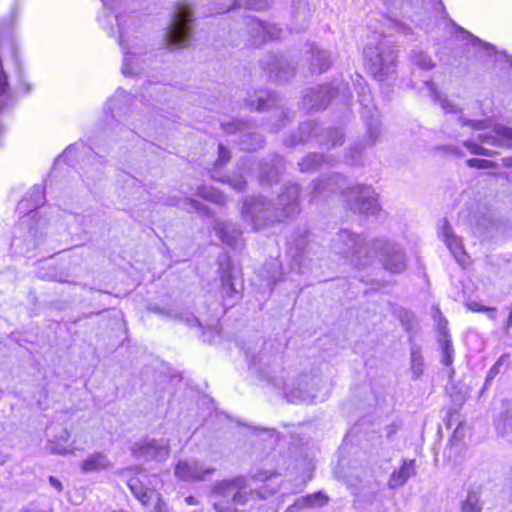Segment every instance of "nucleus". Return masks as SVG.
<instances>
[{
  "label": "nucleus",
  "mask_w": 512,
  "mask_h": 512,
  "mask_svg": "<svg viewBox=\"0 0 512 512\" xmlns=\"http://www.w3.org/2000/svg\"><path fill=\"white\" fill-rule=\"evenodd\" d=\"M440 346L442 350V364L445 366H450L453 362L454 349L452 346V342L447 338L446 335L440 340Z\"/></svg>",
  "instance_id": "de8ad7c7"
},
{
  "label": "nucleus",
  "mask_w": 512,
  "mask_h": 512,
  "mask_svg": "<svg viewBox=\"0 0 512 512\" xmlns=\"http://www.w3.org/2000/svg\"><path fill=\"white\" fill-rule=\"evenodd\" d=\"M186 202L188 205V209H190V210H194V211H197V212L203 213V214H206L209 212V209L204 204L199 202L198 200L186 199Z\"/></svg>",
  "instance_id": "5fc2aeb1"
},
{
  "label": "nucleus",
  "mask_w": 512,
  "mask_h": 512,
  "mask_svg": "<svg viewBox=\"0 0 512 512\" xmlns=\"http://www.w3.org/2000/svg\"><path fill=\"white\" fill-rule=\"evenodd\" d=\"M41 212L23 215L14 227L11 241L13 254L27 258L35 256V251L44 242L50 224L49 220L36 223V216Z\"/></svg>",
  "instance_id": "6e6552de"
},
{
  "label": "nucleus",
  "mask_w": 512,
  "mask_h": 512,
  "mask_svg": "<svg viewBox=\"0 0 512 512\" xmlns=\"http://www.w3.org/2000/svg\"><path fill=\"white\" fill-rule=\"evenodd\" d=\"M250 430V434L252 436L257 437L263 443H268L270 445L278 444L279 433L274 429H266L263 427L257 426H247Z\"/></svg>",
  "instance_id": "ea45409f"
},
{
  "label": "nucleus",
  "mask_w": 512,
  "mask_h": 512,
  "mask_svg": "<svg viewBox=\"0 0 512 512\" xmlns=\"http://www.w3.org/2000/svg\"><path fill=\"white\" fill-rule=\"evenodd\" d=\"M469 310L473 312H486L488 310L487 306L481 305L477 302H471L467 304Z\"/></svg>",
  "instance_id": "bf43d9fd"
},
{
  "label": "nucleus",
  "mask_w": 512,
  "mask_h": 512,
  "mask_svg": "<svg viewBox=\"0 0 512 512\" xmlns=\"http://www.w3.org/2000/svg\"><path fill=\"white\" fill-rule=\"evenodd\" d=\"M500 372V368L498 365L494 364L488 371L486 380H485V387L496 377V375Z\"/></svg>",
  "instance_id": "13d9d810"
},
{
  "label": "nucleus",
  "mask_w": 512,
  "mask_h": 512,
  "mask_svg": "<svg viewBox=\"0 0 512 512\" xmlns=\"http://www.w3.org/2000/svg\"><path fill=\"white\" fill-rule=\"evenodd\" d=\"M328 502V497L322 492H316L295 500L285 512H297L304 508L322 507Z\"/></svg>",
  "instance_id": "2f4dec72"
},
{
  "label": "nucleus",
  "mask_w": 512,
  "mask_h": 512,
  "mask_svg": "<svg viewBox=\"0 0 512 512\" xmlns=\"http://www.w3.org/2000/svg\"><path fill=\"white\" fill-rule=\"evenodd\" d=\"M214 230L221 241L232 249H238L242 246V232L235 224L217 220L215 221Z\"/></svg>",
  "instance_id": "a878e982"
},
{
  "label": "nucleus",
  "mask_w": 512,
  "mask_h": 512,
  "mask_svg": "<svg viewBox=\"0 0 512 512\" xmlns=\"http://www.w3.org/2000/svg\"><path fill=\"white\" fill-rule=\"evenodd\" d=\"M374 258L379 255L383 267L391 273H401L406 269V255L403 248L385 239L372 240Z\"/></svg>",
  "instance_id": "2eb2a0df"
},
{
  "label": "nucleus",
  "mask_w": 512,
  "mask_h": 512,
  "mask_svg": "<svg viewBox=\"0 0 512 512\" xmlns=\"http://www.w3.org/2000/svg\"><path fill=\"white\" fill-rule=\"evenodd\" d=\"M223 130L229 134L239 133V145L242 150H256L263 144V138L260 134L252 131L249 123L241 120L232 122H222Z\"/></svg>",
  "instance_id": "a211bd4d"
},
{
  "label": "nucleus",
  "mask_w": 512,
  "mask_h": 512,
  "mask_svg": "<svg viewBox=\"0 0 512 512\" xmlns=\"http://www.w3.org/2000/svg\"><path fill=\"white\" fill-rule=\"evenodd\" d=\"M293 18L295 22L299 23L297 27H292L291 30L300 32L304 30L309 22L311 12L306 0H292Z\"/></svg>",
  "instance_id": "f704fd0d"
},
{
  "label": "nucleus",
  "mask_w": 512,
  "mask_h": 512,
  "mask_svg": "<svg viewBox=\"0 0 512 512\" xmlns=\"http://www.w3.org/2000/svg\"><path fill=\"white\" fill-rule=\"evenodd\" d=\"M415 474L414 460H404L402 466L394 471L389 479L390 488L403 486Z\"/></svg>",
  "instance_id": "72a5a7b5"
},
{
  "label": "nucleus",
  "mask_w": 512,
  "mask_h": 512,
  "mask_svg": "<svg viewBox=\"0 0 512 512\" xmlns=\"http://www.w3.org/2000/svg\"><path fill=\"white\" fill-rule=\"evenodd\" d=\"M509 359H510L509 354H503L499 357V359L496 361L495 364L498 365V367L500 368L502 365L508 364Z\"/></svg>",
  "instance_id": "e2e57ef3"
},
{
  "label": "nucleus",
  "mask_w": 512,
  "mask_h": 512,
  "mask_svg": "<svg viewBox=\"0 0 512 512\" xmlns=\"http://www.w3.org/2000/svg\"><path fill=\"white\" fill-rule=\"evenodd\" d=\"M185 502L188 504V505H198L199 504V500L194 497V496H188L185 498Z\"/></svg>",
  "instance_id": "338daca9"
},
{
  "label": "nucleus",
  "mask_w": 512,
  "mask_h": 512,
  "mask_svg": "<svg viewBox=\"0 0 512 512\" xmlns=\"http://www.w3.org/2000/svg\"><path fill=\"white\" fill-rule=\"evenodd\" d=\"M353 433H354V430H353V431H351V432H349V433L346 435V437H345V441H348V439L353 435Z\"/></svg>",
  "instance_id": "774afa93"
},
{
  "label": "nucleus",
  "mask_w": 512,
  "mask_h": 512,
  "mask_svg": "<svg viewBox=\"0 0 512 512\" xmlns=\"http://www.w3.org/2000/svg\"><path fill=\"white\" fill-rule=\"evenodd\" d=\"M457 29L460 30V32L463 34V39H466L467 44L470 45L471 47L477 49L478 51H483V52L487 53V55H489V56L493 55L494 60L496 62H500V61L504 60L505 62L512 65V58L510 56L506 55L505 53L497 52L493 45L482 41L481 39L472 35L471 33L464 30L463 28L457 27Z\"/></svg>",
  "instance_id": "c85d7f7f"
},
{
  "label": "nucleus",
  "mask_w": 512,
  "mask_h": 512,
  "mask_svg": "<svg viewBox=\"0 0 512 512\" xmlns=\"http://www.w3.org/2000/svg\"><path fill=\"white\" fill-rule=\"evenodd\" d=\"M467 166L477 169H488L493 168L496 164L491 160L471 158L466 161Z\"/></svg>",
  "instance_id": "8fccbe9b"
},
{
  "label": "nucleus",
  "mask_w": 512,
  "mask_h": 512,
  "mask_svg": "<svg viewBox=\"0 0 512 512\" xmlns=\"http://www.w3.org/2000/svg\"><path fill=\"white\" fill-rule=\"evenodd\" d=\"M329 165V160L322 154L310 153L298 163L301 172H311Z\"/></svg>",
  "instance_id": "58836bf2"
},
{
  "label": "nucleus",
  "mask_w": 512,
  "mask_h": 512,
  "mask_svg": "<svg viewBox=\"0 0 512 512\" xmlns=\"http://www.w3.org/2000/svg\"><path fill=\"white\" fill-rule=\"evenodd\" d=\"M497 433L512 441V401L502 400L499 411L494 419Z\"/></svg>",
  "instance_id": "bb28decb"
},
{
  "label": "nucleus",
  "mask_w": 512,
  "mask_h": 512,
  "mask_svg": "<svg viewBox=\"0 0 512 512\" xmlns=\"http://www.w3.org/2000/svg\"><path fill=\"white\" fill-rule=\"evenodd\" d=\"M351 80L353 87L358 94L359 103L362 107L361 115L366 123L368 135L367 143L365 145L360 143L350 148L348 162L352 165H358L361 163L362 151L366 146H372L377 142L381 135V129L379 114L373 103V97L366 81L358 73L351 76Z\"/></svg>",
  "instance_id": "423d86ee"
},
{
  "label": "nucleus",
  "mask_w": 512,
  "mask_h": 512,
  "mask_svg": "<svg viewBox=\"0 0 512 512\" xmlns=\"http://www.w3.org/2000/svg\"><path fill=\"white\" fill-rule=\"evenodd\" d=\"M49 483L58 492H61L63 490V485H62L61 481L59 479H57L56 477L50 476Z\"/></svg>",
  "instance_id": "052dcab7"
},
{
  "label": "nucleus",
  "mask_w": 512,
  "mask_h": 512,
  "mask_svg": "<svg viewBox=\"0 0 512 512\" xmlns=\"http://www.w3.org/2000/svg\"><path fill=\"white\" fill-rule=\"evenodd\" d=\"M352 97L351 89L342 80L330 85H318L305 91L302 105L308 111H318L328 106L331 100L347 105Z\"/></svg>",
  "instance_id": "f8f14e48"
},
{
  "label": "nucleus",
  "mask_w": 512,
  "mask_h": 512,
  "mask_svg": "<svg viewBox=\"0 0 512 512\" xmlns=\"http://www.w3.org/2000/svg\"><path fill=\"white\" fill-rule=\"evenodd\" d=\"M211 178L217 179L223 183H228L233 189L242 191L246 186V181L242 174H234L232 176L227 175L222 178H217L214 173L211 174Z\"/></svg>",
  "instance_id": "a18cd8bd"
},
{
  "label": "nucleus",
  "mask_w": 512,
  "mask_h": 512,
  "mask_svg": "<svg viewBox=\"0 0 512 512\" xmlns=\"http://www.w3.org/2000/svg\"><path fill=\"white\" fill-rule=\"evenodd\" d=\"M270 5V0H230V3L217 10V13L229 11L234 6H245L248 9L262 10Z\"/></svg>",
  "instance_id": "a19ab883"
},
{
  "label": "nucleus",
  "mask_w": 512,
  "mask_h": 512,
  "mask_svg": "<svg viewBox=\"0 0 512 512\" xmlns=\"http://www.w3.org/2000/svg\"><path fill=\"white\" fill-rule=\"evenodd\" d=\"M287 244L293 267H297L300 273H304L306 261H312L313 258L310 255L316 254V244L310 243L305 229L292 235Z\"/></svg>",
  "instance_id": "dca6fc26"
},
{
  "label": "nucleus",
  "mask_w": 512,
  "mask_h": 512,
  "mask_svg": "<svg viewBox=\"0 0 512 512\" xmlns=\"http://www.w3.org/2000/svg\"><path fill=\"white\" fill-rule=\"evenodd\" d=\"M477 139L483 144L511 149L512 128L502 124H497L489 131L480 132L477 135Z\"/></svg>",
  "instance_id": "b1692460"
},
{
  "label": "nucleus",
  "mask_w": 512,
  "mask_h": 512,
  "mask_svg": "<svg viewBox=\"0 0 512 512\" xmlns=\"http://www.w3.org/2000/svg\"><path fill=\"white\" fill-rule=\"evenodd\" d=\"M243 349L250 367L266 378L268 382L278 386L279 383H277L268 370V368L276 363L277 355L268 353L264 347V342L261 340H258L253 347L245 346Z\"/></svg>",
  "instance_id": "f3484780"
},
{
  "label": "nucleus",
  "mask_w": 512,
  "mask_h": 512,
  "mask_svg": "<svg viewBox=\"0 0 512 512\" xmlns=\"http://www.w3.org/2000/svg\"><path fill=\"white\" fill-rule=\"evenodd\" d=\"M233 266L228 256H223L219 260V274L221 281V295L225 301H230V305H233V300H236L239 295V291L236 289L233 282Z\"/></svg>",
  "instance_id": "5701e85b"
},
{
  "label": "nucleus",
  "mask_w": 512,
  "mask_h": 512,
  "mask_svg": "<svg viewBox=\"0 0 512 512\" xmlns=\"http://www.w3.org/2000/svg\"><path fill=\"white\" fill-rule=\"evenodd\" d=\"M347 180L341 175L334 174L321 177L313 183L310 202H319L328 193L339 191L346 198L347 205L354 213L375 215L379 211L378 198L369 186H346Z\"/></svg>",
  "instance_id": "7ed1b4c3"
},
{
  "label": "nucleus",
  "mask_w": 512,
  "mask_h": 512,
  "mask_svg": "<svg viewBox=\"0 0 512 512\" xmlns=\"http://www.w3.org/2000/svg\"><path fill=\"white\" fill-rule=\"evenodd\" d=\"M401 427V421L394 420L390 425L385 427L387 438H391Z\"/></svg>",
  "instance_id": "4d7b16f0"
},
{
  "label": "nucleus",
  "mask_w": 512,
  "mask_h": 512,
  "mask_svg": "<svg viewBox=\"0 0 512 512\" xmlns=\"http://www.w3.org/2000/svg\"><path fill=\"white\" fill-rule=\"evenodd\" d=\"M299 191L296 183H290L277 197L276 203H271L263 196L247 198L242 206V218L253 230L258 231L267 225L294 217L300 212Z\"/></svg>",
  "instance_id": "f257e3e1"
},
{
  "label": "nucleus",
  "mask_w": 512,
  "mask_h": 512,
  "mask_svg": "<svg viewBox=\"0 0 512 512\" xmlns=\"http://www.w3.org/2000/svg\"><path fill=\"white\" fill-rule=\"evenodd\" d=\"M101 178V172L99 171L98 167H87L84 169V181L86 182L87 186H90V181L94 182L96 180H100Z\"/></svg>",
  "instance_id": "3c124183"
},
{
  "label": "nucleus",
  "mask_w": 512,
  "mask_h": 512,
  "mask_svg": "<svg viewBox=\"0 0 512 512\" xmlns=\"http://www.w3.org/2000/svg\"><path fill=\"white\" fill-rule=\"evenodd\" d=\"M215 471V465L199 460L179 461L175 467L176 476L184 481H205Z\"/></svg>",
  "instance_id": "6ab92c4d"
},
{
  "label": "nucleus",
  "mask_w": 512,
  "mask_h": 512,
  "mask_svg": "<svg viewBox=\"0 0 512 512\" xmlns=\"http://www.w3.org/2000/svg\"><path fill=\"white\" fill-rule=\"evenodd\" d=\"M283 159L273 155L259 164V177L262 184H272L279 181V175L283 168Z\"/></svg>",
  "instance_id": "cd10ccee"
},
{
  "label": "nucleus",
  "mask_w": 512,
  "mask_h": 512,
  "mask_svg": "<svg viewBox=\"0 0 512 512\" xmlns=\"http://www.w3.org/2000/svg\"><path fill=\"white\" fill-rule=\"evenodd\" d=\"M331 249L355 267L366 266L374 259L372 240L367 241L364 236L348 229H341L336 234L332 240Z\"/></svg>",
  "instance_id": "1a4fd4ad"
},
{
  "label": "nucleus",
  "mask_w": 512,
  "mask_h": 512,
  "mask_svg": "<svg viewBox=\"0 0 512 512\" xmlns=\"http://www.w3.org/2000/svg\"><path fill=\"white\" fill-rule=\"evenodd\" d=\"M132 100L133 98L126 91L118 88L105 106V112L109 113L116 122L112 132L124 133L126 138L134 137L136 130L148 134L153 128L150 119L144 122L140 114L131 109Z\"/></svg>",
  "instance_id": "39448f33"
},
{
  "label": "nucleus",
  "mask_w": 512,
  "mask_h": 512,
  "mask_svg": "<svg viewBox=\"0 0 512 512\" xmlns=\"http://www.w3.org/2000/svg\"><path fill=\"white\" fill-rule=\"evenodd\" d=\"M110 461L101 452H95L85 459L81 464V470L84 473L100 471L109 467Z\"/></svg>",
  "instance_id": "e433bc0d"
},
{
  "label": "nucleus",
  "mask_w": 512,
  "mask_h": 512,
  "mask_svg": "<svg viewBox=\"0 0 512 512\" xmlns=\"http://www.w3.org/2000/svg\"><path fill=\"white\" fill-rule=\"evenodd\" d=\"M463 146L466 147L469 150V152L474 155H482V156L492 157L497 154V152L483 147L478 142H476L475 140H472V139L464 140Z\"/></svg>",
  "instance_id": "c03bdc74"
},
{
  "label": "nucleus",
  "mask_w": 512,
  "mask_h": 512,
  "mask_svg": "<svg viewBox=\"0 0 512 512\" xmlns=\"http://www.w3.org/2000/svg\"><path fill=\"white\" fill-rule=\"evenodd\" d=\"M481 487H471L468 490L466 499L462 502L461 512H481Z\"/></svg>",
  "instance_id": "4c0bfd02"
},
{
  "label": "nucleus",
  "mask_w": 512,
  "mask_h": 512,
  "mask_svg": "<svg viewBox=\"0 0 512 512\" xmlns=\"http://www.w3.org/2000/svg\"><path fill=\"white\" fill-rule=\"evenodd\" d=\"M82 156L88 157L89 160L92 157H97L92 147L80 142L67 147L56 161L57 163L65 162L68 165H72L74 160H78Z\"/></svg>",
  "instance_id": "7c9ffc66"
},
{
  "label": "nucleus",
  "mask_w": 512,
  "mask_h": 512,
  "mask_svg": "<svg viewBox=\"0 0 512 512\" xmlns=\"http://www.w3.org/2000/svg\"><path fill=\"white\" fill-rule=\"evenodd\" d=\"M410 59L413 65L422 70H430L435 66L431 57L423 53L421 50H412Z\"/></svg>",
  "instance_id": "37998d69"
},
{
  "label": "nucleus",
  "mask_w": 512,
  "mask_h": 512,
  "mask_svg": "<svg viewBox=\"0 0 512 512\" xmlns=\"http://www.w3.org/2000/svg\"><path fill=\"white\" fill-rule=\"evenodd\" d=\"M486 313H488V317L491 320H496V317H497L496 308L488 307V310H486Z\"/></svg>",
  "instance_id": "69168bd1"
},
{
  "label": "nucleus",
  "mask_w": 512,
  "mask_h": 512,
  "mask_svg": "<svg viewBox=\"0 0 512 512\" xmlns=\"http://www.w3.org/2000/svg\"><path fill=\"white\" fill-rule=\"evenodd\" d=\"M440 233L451 254L458 263L462 264L465 256L462 240L453 232L446 220L443 221L440 227Z\"/></svg>",
  "instance_id": "c756f323"
},
{
  "label": "nucleus",
  "mask_w": 512,
  "mask_h": 512,
  "mask_svg": "<svg viewBox=\"0 0 512 512\" xmlns=\"http://www.w3.org/2000/svg\"><path fill=\"white\" fill-rule=\"evenodd\" d=\"M122 181L128 189H134L140 185V182L137 178L127 173L122 174Z\"/></svg>",
  "instance_id": "6e6d98bb"
},
{
  "label": "nucleus",
  "mask_w": 512,
  "mask_h": 512,
  "mask_svg": "<svg viewBox=\"0 0 512 512\" xmlns=\"http://www.w3.org/2000/svg\"><path fill=\"white\" fill-rule=\"evenodd\" d=\"M7 77H0V109L7 104L9 98Z\"/></svg>",
  "instance_id": "864d4df0"
},
{
  "label": "nucleus",
  "mask_w": 512,
  "mask_h": 512,
  "mask_svg": "<svg viewBox=\"0 0 512 512\" xmlns=\"http://www.w3.org/2000/svg\"><path fill=\"white\" fill-rule=\"evenodd\" d=\"M130 485V488L131 490L134 492V494L136 495V497L141 500L143 503L146 502V500L148 499V495H147V492H136L134 490V486L132 484H129Z\"/></svg>",
  "instance_id": "680f3d73"
},
{
  "label": "nucleus",
  "mask_w": 512,
  "mask_h": 512,
  "mask_svg": "<svg viewBox=\"0 0 512 512\" xmlns=\"http://www.w3.org/2000/svg\"><path fill=\"white\" fill-rule=\"evenodd\" d=\"M316 138L321 146L335 147L344 141V134L339 129L322 128L312 121L300 125L297 137H293L289 145L307 142Z\"/></svg>",
  "instance_id": "4468645a"
},
{
  "label": "nucleus",
  "mask_w": 512,
  "mask_h": 512,
  "mask_svg": "<svg viewBox=\"0 0 512 512\" xmlns=\"http://www.w3.org/2000/svg\"><path fill=\"white\" fill-rule=\"evenodd\" d=\"M323 388V381L317 376H301L295 384L284 387L287 400L294 404L315 403L318 400L324 401L325 397L319 398L318 392Z\"/></svg>",
  "instance_id": "ddd939ff"
},
{
  "label": "nucleus",
  "mask_w": 512,
  "mask_h": 512,
  "mask_svg": "<svg viewBox=\"0 0 512 512\" xmlns=\"http://www.w3.org/2000/svg\"><path fill=\"white\" fill-rule=\"evenodd\" d=\"M198 190H199V195L205 199H208L217 204H224V202H225L224 195L212 187L203 186V187H200Z\"/></svg>",
  "instance_id": "09e8293b"
},
{
  "label": "nucleus",
  "mask_w": 512,
  "mask_h": 512,
  "mask_svg": "<svg viewBox=\"0 0 512 512\" xmlns=\"http://www.w3.org/2000/svg\"><path fill=\"white\" fill-rule=\"evenodd\" d=\"M230 159V152L228 149L223 145H218V159L215 162V167H221L225 165Z\"/></svg>",
  "instance_id": "603ef678"
},
{
  "label": "nucleus",
  "mask_w": 512,
  "mask_h": 512,
  "mask_svg": "<svg viewBox=\"0 0 512 512\" xmlns=\"http://www.w3.org/2000/svg\"><path fill=\"white\" fill-rule=\"evenodd\" d=\"M44 199L43 187L41 185H34L19 201L17 211L19 214L23 215L41 212L40 215L36 216L35 222L41 223L43 220H49L51 222V218H47V208L41 207Z\"/></svg>",
  "instance_id": "aec40b11"
},
{
  "label": "nucleus",
  "mask_w": 512,
  "mask_h": 512,
  "mask_svg": "<svg viewBox=\"0 0 512 512\" xmlns=\"http://www.w3.org/2000/svg\"><path fill=\"white\" fill-rule=\"evenodd\" d=\"M423 85L426 87L429 96L433 101L441 106L447 115L443 124V132L450 138H459L467 134V130L482 131L486 128V122L483 120H470L462 115V109L443 96L436 88L434 82L430 79L424 80Z\"/></svg>",
  "instance_id": "0eeeda50"
},
{
  "label": "nucleus",
  "mask_w": 512,
  "mask_h": 512,
  "mask_svg": "<svg viewBox=\"0 0 512 512\" xmlns=\"http://www.w3.org/2000/svg\"><path fill=\"white\" fill-rule=\"evenodd\" d=\"M245 105L250 109H255L257 111H265L266 109L274 108L277 115L281 117V122H283V120L288 117V114L284 108L279 106L277 96L270 91L261 90L257 92L255 96H250L249 98L245 99ZM282 126V123H275L272 125L271 131L276 132Z\"/></svg>",
  "instance_id": "412c9836"
},
{
  "label": "nucleus",
  "mask_w": 512,
  "mask_h": 512,
  "mask_svg": "<svg viewBox=\"0 0 512 512\" xmlns=\"http://www.w3.org/2000/svg\"><path fill=\"white\" fill-rule=\"evenodd\" d=\"M254 480L265 482V485L259 490H253L247 485L245 477H237L231 480H224L214 484L212 493L222 496L226 499H232V505L229 501H219L214 504L217 512H238L236 505H244L247 502L248 495L256 493L259 498L266 499L278 491L280 482L276 473L268 471H259L253 476Z\"/></svg>",
  "instance_id": "20e7f679"
},
{
  "label": "nucleus",
  "mask_w": 512,
  "mask_h": 512,
  "mask_svg": "<svg viewBox=\"0 0 512 512\" xmlns=\"http://www.w3.org/2000/svg\"><path fill=\"white\" fill-rule=\"evenodd\" d=\"M103 12L98 17L102 29L110 36L118 35L123 57H142L147 47L140 31L141 21L134 13L118 14L121 0H101Z\"/></svg>",
  "instance_id": "f03ea898"
},
{
  "label": "nucleus",
  "mask_w": 512,
  "mask_h": 512,
  "mask_svg": "<svg viewBox=\"0 0 512 512\" xmlns=\"http://www.w3.org/2000/svg\"><path fill=\"white\" fill-rule=\"evenodd\" d=\"M186 321L189 326H199V327L201 326V323L198 318H195V317L187 318Z\"/></svg>",
  "instance_id": "0e129e2a"
},
{
  "label": "nucleus",
  "mask_w": 512,
  "mask_h": 512,
  "mask_svg": "<svg viewBox=\"0 0 512 512\" xmlns=\"http://www.w3.org/2000/svg\"><path fill=\"white\" fill-rule=\"evenodd\" d=\"M193 12L190 4L178 3L171 22L164 32V41L170 49L188 47L193 35Z\"/></svg>",
  "instance_id": "9b49d317"
},
{
  "label": "nucleus",
  "mask_w": 512,
  "mask_h": 512,
  "mask_svg": "<svg viewBox=\"0 0 512 512\" xmlns=\"http://www.w3.org/2000/svg\"><path fill=\"white\" fill-rule=\"evenodd\" d=\"M261 65L269 79L279 82L288 80L289 71L294 69L285 57L275 54L267 55L261 60Z\"/></svg>",
  "instance_id": "393cba45"
},
{
  "label": "nucleus",
  "mask_w": 512,
  "mask_h": 512,
  "mask_svg": "<svg viewBox=\"0 0 512 512\" xmlns=\"http://www.w3.org/2000/svg\"><path fill=\"white\" fill-rule=\"evenodd\" d=\"M365 65L379 81L395 73L397 52L391 41L385 37L375 44L370 42L364 48Z\"/></svg>",
  "instance_id": "9d476101"
},
{
  "label": "nucleus",
  "mask_w": 512,
  "mask_h": 512,
  "mask_svg": "<svg viewBox=\"0 0 512 512\" xmlns=\"http://www.w3.org/2000/svg\"><path fill=\"white\" fill-rule=\"evenodd\" d=\"M37 276L43 280L65 281L63 272L58 270L52 259L39 262Z\"/></svg>",
  "instance_id": "c9c22d12"
},
{
  "label": "nucleus",
  "mask_w": 512,
  "mask_h": 512,
  "mask_svg": "<svg viewBox=\"0 0 512 512\" xmlns=\"http://www.w3.org/2000/svg\"><path fill=\"white\" fill-rule=\"evenodd\" d=\"M248 34L253 39V44L258 45L267 40H277L281 37L282 29L275 24L261 21L254 16L244 17Z\"/></svg>",
  "instance_id": "4be33fe9"
},
{
  "label": "nucleus",
  "mask_w": 512,
  "mask_h": 512,
  "mask_svg": "<svg viewBox=\"0 0 512 512\" xmlns=\"http://www.w3.org/2000/svg\"><path fill=\"white\" fill-rule=\"evenodd\" d=\"M411 372L413 379H418L423 374L424 359L421 351L418 347L413 346L411 348Z\"/></svg>",
  "instance_id": "79ce46f5"
},
{
  "label": "nucleus",
  "mask_w": 512,
  "mask_h": 512,
  "mask_svg": "<svg viewBox=\"0 0 512 512\" xmlns=\"http://www.w3.org/2000/svg\"><path fill=\"white\" fill-rule=\"evenodd\" d=\"M268 270L266 275L264 276L267 287L272 289V287L276 284L278 279L280 278V265L279 262L276 259L271 260L268 264Z\"/></svg>",
  "instance_id": "49530a36"
},
{
  "label": "nucleus",
  "mask_w": 512,
  "mask_h": 512,
  "mask_svg": "<svg viewBox=\"0 0 512 512\" xmlns=\"http://www.w3.org/2000/svg\"><path fill=\"white\" fill-rule=\"evenodd\" d=\"M311 53V71L314 73H323L326 71L331 64L330 54L320 49L317 45H310Z\"/></svg>",
  "instance_id": "473e14b6"
}]
</instances>
